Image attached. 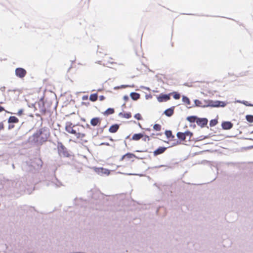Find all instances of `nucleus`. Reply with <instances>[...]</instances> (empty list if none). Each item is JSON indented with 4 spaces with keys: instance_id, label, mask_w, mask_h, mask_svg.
Instances as JSON below:
<instances>
[{
    "instance_id": "1",
    "label": "nucleus",
    "mask_w": 253,
    "mask_h": 253,
    "mask_svg": "<svg viewBox=\"0 0 253 253\" xmlns=\"http://www.w3.org/2000/svg\"><path fill=\"white\" fill-rule=\"evenodd\" d=\"M74 134L76 136L77 139L84 140L86 136L85 127L83 125H76V126H75V132Z\"/></svg>"
},
{
    "instance_id": "2",
    "label": "nucleus",
    "mask_w": 253,
    "mask_h": 253,
    "mask_svg": "<svg viewBox=\"0 0 253 253\" xmlns=\"http://www.w3.org/2000/svg\"><path fill=\"white\" fill-rule=\"evenodd\" d=\"M203 102V108L211 107H224L225 103L223 101H212L211 100H204Z\"/></svg>"
},
{
    "instance_id": "3",
    "label": "nucleus",
    "mask_w": 253,
    "mask_h": 253,
    "mask_svg": "<svg viewBox=\"0 0 253 253\" xmlns=\"http://www.w3.org/2000/svg\"><path fill=\"white\" fill-rule=\"evenodd\" d=\"M57 148L58 152L60 156L67 157L69 156V154L64 145L61 143L58 142L57 143Z\"/></svg>"
},
{
    "instance_id": "4",
    "label": "nucleus",
    "mask_w": 253,
    "mask_h": 253,
    "mask_svg": "<svg viewBox=\"0 0 253 253\" xmlns=\"http://www.w3.org/2000/svg\"><path fill=\"white\" fill-rule=\"evenodd\" d=\"M192 133H191L190 131H185V132H178L177 133V137H178V138L180 140H182V141H185V139H186V138H188V140H190V139L191 138V137L192 136Z\"/></svg>"
},
{
    "instance_id": "5",
    "label": "nucleus",
    "mask_w": 253,
    "mask_h": 253,
    "mask_svg": "<svg viewBox=\"0 0 253 253\" xmlns=\"http://www.w3.org/2000/svg\"><path fill=\"white\" fill-rule=\"evenodd\" d=\"M75 126L71 122H67L65 126L66 130L69 133L74 134L75 132Z\"/></svg>"
},
{
    "instance_id": "6",
    "label": "nucleus",
    "mask_w": 253,
    "mask_h": 253,
    "mask_svg": "<svg viewBox=\"0 0 253 253\" xmlns=\"http://www.w3.org/2000/svg\"><path fill=\"white\" fill-rule=\"evenodd\" d=\"M26 71L22 68H18L15 70L16 75L20 78H24L26 75Z\"/></svg>"
},
{
    "instance_id": "7",
    "label": "nucleus",
    "mask_w": 253,
    "mask_h": 253,
    "mask_svg": "<svg viewBox=\"0 0 253 253\" xmlns=\"http://www.w3.org/2000/svg\"><path fill=\"white\" fill-rule=\"evenodd\" d=\"M94 170L97 174L100 175L103 174L109 175L110 173L109 170L103 168H96L94 169Z\"/></svg>"
},
{
    "instance_id": "8",
    "label": "nucleus",
    "mask_w": 253,
    "mask_h": 253,
    "mask_svg": "<svg viewBox=\"0 0 253 253\" xmlns=\"http://www.w3.org/2000/svg\"><path fill=\"white\" fill-rule=\"evenodd\" d=\"M170 94H164L162 93L157 96V98L159 102H166L170 99Z\"/></svg>"
},
{
    "instance_id": "9",
    "label": "nucleus",
    "mask_w": 253,
    "mask_h": 253,
    "mask_svg": "<svg viewBox=\"0 0 253 253\" xmlns=\"http://www.w3.org/2000/svg\"><path fill=\"white\" fill-rule=\"evenodd\" d=\"M208 120L206 118H198L197 119L196 123L198 126L204 127L208 124Z\"/></svg>"
},
{
    "instance_id": "10",
    "label": "nucleus",
    "mask_w": 253,
    "mask_h": 253,
    "mask_svg": "<svg viewBox=\"0 0 253 253\" xmlns=\"http://www.w3.org/2000/svg\"><path fill=\"white\" fill-rule=\"evenodd\" d=\"M222 127L223 129L228 130L231 129L233 125L230 122H223L221 124Z\"/></svg>"
},
{
    "instance_id": "11",
    "label": "nucleus",
    "mask_w": 253,
    "mask_h": 253,
    "mask_svg": "<svg viewBox=\"0 0 253 253\" xmlns=\"http://www.w3.org/2000/svg\"><path fill=\"white\" fill-rule=\"evenodd\" d=\"M101 119L99 118L96 117L92 118L90 121V124L92 126H99L101 124Z\"/></svg>"
},
{
    "instance_id": "12",
    "label": "nucleus",
    "mask_w": 253,
    "mask_h": 253,
    "mask_svg": "<svg viewBox=\"0 0 253 253\" xmlns=\"http://www.w3.org/2000/svg\"><path fill=\"white\" fill-rule=\"evenodd\" d=\"M167 150V147H160L157 149L155 150L153 152L154 155L156 156L157 155L163 154Z\"/></svg>"
},
{
    "instance_id": "13",
    "label": "nucleus",
    "mask_w": 253,
    "mask_h": 253,
    "mask_svg": "<svg viewBox=\"0 0 253 253\" xmlns=\"http://www.w3.org/2000/svg\"><path fill=\"white\" fill-rule=\"evenodd\" d=\"M136 156L133 154L130 153H127L126 154L123 155L120 159V161H123L125 159H131L133 158H135Z\"/></svg>"
},
{
    "instance_id": "14",
    "label": "nucleus",
    "mask_w": 253,
    "mask_h": 253,
    "mask_svg": "<svg viewBox=\"0 0 253 253\" xmlns=\"http://www.w3.org/2000/svg\"><path fill=\"white\" fill-rule=\"evenodd\" d=\"M174 107L169 108L164 111V114L168 117H171L174 113Z\"/></svg>"
},
{
    "instance_id": "15",
    "label": "nucleus",
    "mask_w": 253,
    "mask_h": 253,
    "mask_svg": "<svg viewBox=\"0 0 253 253\" xmlns=\"http://www.w3.org/2000/svg\"><path fill=\"white\" fill-rule=\"evenodd\" d=\"M144 135L141 133H135L133 134L132 136L131 140L134 141H138L140 139L143 138Z\"/></svg>"
},
{
    "instance_id": "16",
    "label": "nucleus",
    "mask_w": 253,
    "mask_h": 253,
    "mask_svg": "<svg viewBox=\"0 0 253 253\" xmlns=\"http://www.w3.org/2000/svg\"><path fill=\"white\" fill-rule=\"evenodd\" d=\"M119 128V126L117 124H115L114 125L111 126L109 129V131L111 133H115L116 132Z\"/></svg>"
},
{
    "instance_id": "17",
    "label": "nucleus",
    "mask_w": 253,
    "mask_h": 253,
    "mask_svg": "<svg viewBox=\"0 0 253 253\" xmlns=\"http://www.w3.org/2000/svg\"><path fill=\"white\" fill-rule=\"evenodd\" d=\"M165 134L167 137V138H169L170 140H172L174 139V136L172 135L171 130H166Z\"/></svg>"
},
{
    "instance_id": "18",
    "label": "nucleus",
    "mask_w": 253,
    "mask_h": 253,
    "mask_svg": "<svg viewBox=\"0 0 253 253\" xmlns=\"http://www.w3.org/2000/svg\"><path fill=\"white\" fill-rule=\"evenodd\" d=\"M8 123H17L19 120L15 116H10L8 120Z\"/></svg>"
},
{
    "instance_id": "19",
    "label": "nucleus",
    "mask_w": 253,
    "mask_h": 253,
    "mask_svg": "<svg viewBox=\"0 0 253 253\" xmlns=\"http://www.w3.org/2000/svg\"><path fill=\"white\" fill-rule=\"evenodd\" d=\"M131 98L134 100H137L140 98V94L136 92H132L130 94Z\"/></svg>"
},
{
    "instance_id": "20",
    "label": "nucleus",
    "mask_w": 253,
    "mask_h": 253,
    "mask_svg": "<svg viewBox=\"0 0 253 253\" xmlns=\"http://www.w3.org/2000/svg\"><path fill=\"white\" fill-rule=\"evenodd\" d=\"M182 101L187 105H190L191 102L190 99L186 96H183L182 98Z\"/></svg>"
},
{
    "instance_id": "21",
    "label": "nucleus",
    "mask_w": 253,
    "mask_h": 253,
    "mask_svg": "<svg viewBox=\"0 0 253 253\" xmlns=\"http://www.w3.org/2000/svg\"><path fill=\"white\" fill-rule=\"evenodd\" d=\"M98 95L97 93L91 94L89 97V100L92 102L96 101L97 100Z\"/></svg>"
},
{
    "instance_id": "22",
    "label": "nucleus",
    "mask_w": 253,
    "mask_h": 253,
    "mask_svg": "<svg viewBox=\"0 0 253 253\" xmlns=\"http://www.w3.org/2000/svg\"><path fill=\"white\" fill-rule=\"evenodd\" d=\"M194 104L197 107H200L203 108V102L199 100L196 99L194 100Z\"/></svg>"
},
{
    "instance_id": "23",
    "label": "nucleus",
    "mask_w": 253,
    "mask_h": 253,
    "mask_svg": "<svg viewBox=\"0 0 253 253\" xmlns=\"http://www.w3.org/2000/svg\"><path fill=\"white\" fill-rule=\"evenodd\" d=\"M197 117L196 116H189L187 118V120L190 123L196 122Z\"/></svg>"
},
{
    "instance_id": "24",
    "label": "nucleus",
    "mask_w": 253,
    "mask_h": 253,
    "mask_svg": "<svg viewBox=\"0 0 253 253\" xmlns=\"http://www.w3.org/2000/svg\"><path fill=\"white\" fill-rule=\"evenodd\" d=\"M114 112H115L114 109L113 108H108L105 111L104 115H111V114H113L114 113Z\"/></svg>"
},
{
    "instance_id": "25",
    "label": "nucleus",
    "mask_w": 253,
    "mask_h": 253,
    "mask_svg": "<svg viewBox=\"0 0 253 253\" xmlns=\"http://www.w3.org/2000/svg\"><path fill=\"white\" fill-rule=\"evenodd\" d=\"M170 95L171 94V95H173V98H174L175 99L177 100V99H180V94H179V93H178V92H177L174 91V92H172V93H170Z\"/></svg>"
},
{
    "instance_id": "26",
    "label": "nucleus",
    "mask_w": 253,
    "mask_h": 253,
    "mask_svg": "<svg viewBox=\"0 0 253 253\" xmlns=\"http://www.w3.org/2000/svg\"><path fill=\"white\" fill-rule=\"evenodd\" d=\"M246 118L248 122H249L250 123L253 122V115H247L246 116Z\"/></svg>"
},
{
    "instance_id": "27",
    "label": "nucleus",
    "mask_w": 253,
    "mask_h": 253,
    "mask_svg": "<svg viewBox=\"0 0 253 253\" xmlns=\"http://www.w3.org/2000/svg\"><path fill=\"white\" fill-rule=\"evenodd\" d=\"M218 123V121L216 119L211 120L210 122V125L211 126H215Z\"/></svg>"
},
{
    "instance_id": "28",
    "label": "nucleus",
    "mask_w": 253,
    "mask_h": 253,
    "mask_svg": "<svg viewBox=\"0 0 253 253\" xmlns=\"http://www.w3.org/2000/svg\"><path fill=\"white\" fill-rule=\"evenodd\" d=\"M153 128L157 131H160L161 129V126L159 124H155L153 126Z\"/></svg>"
},
{
    "instance_id": "29",
    "label": "nucleus",
    "mask_w": 253,
    "mask_h": 253,
    "mask_svg": "<svg viewBox=\"0 0 253 253\" xmlns=\"http://www.w3.org/2000/svg\"><path fill=\"white\" fill-rule=\"evenodd\" d=\"M124 118L129 119L131 117V114L130 113H125L123 114Z\"/></svg>"
},
{
    "instance_id": "30",
    "label": "nucleus",
    "mask_w": 253,
    "mask_h": 253,
    "mask_svg": "<svg viewBox=\"0 0 253 253\" xmlns=\"http://www.w3.org/2000/svg\"><path fill=\"white\" fill-rule=\"evenodd\" d=\"M134 118L138 120H142V117L140 113H137L134 115Z\"/></svg>"
},
{
    "instance_id": "31",
    "label": "nucleus",
    "mask_w": 253,
    "mask_h": 253,
    "mask_svg": "<svg viewBox=\"0 0 253 253\" xmlns=\"http://www.w3.org/2000/svg\"><path fill=\"white\" fill-rule=\"evenodd\" d=\"M142 138L144 141H149L150 140V137L148 135L144 136L143 138Z\"/></svg>"
},
{
    "instance_id": "32",
    "label": "nucleus",
    "mask_w": 253,
    "mask_h": 253,
    "mask_svg": "<svg viewBox=\"0 0 253 253\" xmlns=\"http://www.w3.org/2000/svg\"><path fill=\"white\" fill-rule=\"evenodd\" d=\"M243 103L247 106H253V105L248 103L247 101H244Z\"/></svg>"
},
{
    "instance_id": "33",
    "label": "nucleus",
    "mask_w": 253,
    "mask_h": 253,
    "mask_svg": "<svg viewBox=\"0 0 253 253\" xmlns=\"http://www.w3.org/2000/svg\"><path fill=\"white\" fill-rule=\"evenodd\" d=\"M84 1V4L86 5V6H88L89 0H82Z\"/></svg>"
},
{
    "instance_id": "34",
    "label": "nucleus",
    "mask_w": 253,
    "mask_h": 253,
    "mask_svg": "<svg viewBox=\"0 0 253 253\" xmlns=\"http://www.w3.org/2000/svg\"><path fill=\"white\" fill-rule=\"evenodd\" d=\"M4 125L2 122L0 123V131L4 129Z\"/></svg>"
},
{
    "instance_id": "35",
    "label": "nucleus",
    "mask_w": 253,
    "mask_h": 253,
    "mask_svg": "<svg viewBox=\"0 0 253 253\" xmlns=\"http://www.w3.org/2000/svg\"><path fill=\"white\" fill-rule=\"evenodd\" d=\"M99 98L100 101H103L105 99V97L103 95H101L99 97Z\"/></svg>"
},
{
    "instance_id": "36",
    "label": "nucleus",
    "mask_w": 253,
    "mask_h": 253,
    "mask_svg": "<svg viewBox=\"0 0 253 253\" xmlns=\"http://www.w3.org/2000/svg\"><path fill=\"white\" fill-rule=\"evenodd\" d=\"M23 113V110H20L18 111V113H17V114L19 115V116H20L21 114H22Z\"/></svg>"
},
{
    "instance_id": "37",
    "label": "nucleus",
    "mask_w": 253,
    "mask_h": 253,
    "mask_svg": "<svg viewBox=\"0 0 253 253\" xmlns=\"http://www.w3.org/2000/svg\"><path fill=\"white\" fill-rule=\"evenodd\" d=\"M181 143L180 142H179L178 141H176L175 142H174L173 144V145L175 146L178 144H180Z\"/></svg>"
},
{
    "instance_id": "38",
    "label": "nucleus",
    "mask_w": 253,
    "mask_h": 253,
    "mask_svg": "<svg viewBox=\"0 0 253 253\" xmlns=\"http://www.w3.org/2000/svg\"><path fill=\"white\" fill-rule=\"evenodd\" d=\"M3 111H4V108L0 105V112H1Z\"/></svg>"
},
{
    "instance_id": "39",
    "label": "nucleus",
    "mask_w": 253,
    "mask_h": 253,
    "mask_svg": "<svg viewBox=\"0 0 253 253\" xmlns=\"http://www.w3.org/2000/svg\"><path fill=\"white\" fill-rule=\"evenodd\" d=\"M14 125H9L8 126V129H11V128H13V127H14Z\"/></svg>"
},
{
    "instance_id": "40",
    "label": "nucleus",
    "mask_w": 253,
    "mask_h": 253,
    "mask_svg": "<svg viewBox=\"0 0 253 253\" xmlns=\"http://www.w3.org/2000/svg\"><path fill=\"white\" fill-rule=\"evenodd\" d=\"M87 98H88V96H86H86H84L83 97V100H86V99H87Z\"/></svg>"
},
{
    "instance_id": "41",
    "label": "nucleus",
    "mask_w": 253,
    "mask_h": 253,
    "mask_svg": "<svg viewBox=\"0 0 253 253\" xmlns=\"http://www.w3.org/2000/svg\"><path fill=\"white\" fill-rule=\"evenodd\" d=\"M136 152H142V151H141L137 150V151H136Z\"/></svg>"
},
{
    "instance_id": "42",
    "label": "nucleus",
    "mask_w": 253,
    "mask_h": 253,
    "mask_svg": "<svg viewBox=\"0 0 253 253\" xmlns=\"http://www.w3.org/2000/svg\"><path fill=\"white\" fill-rule=\"evenodd\" d=\"M111 63H114L113 61L111 62Z\"/></svg>"
}]
</instances>
